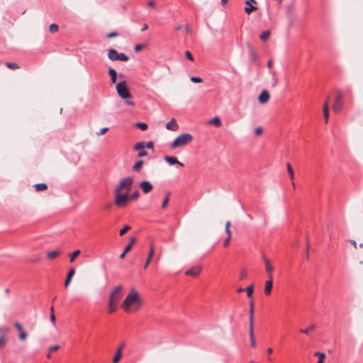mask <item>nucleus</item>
Returning <instances> with one entry per match:
<instances>
[{
    "instance_id": "f257e3e1",
    "label": "nucleus",
    "mask_w": 363,
    "mask_h": 363,
    "mask_svg": "<svg viewBox=\"0 0 363 363\" xmlns=\"http://www.w3.org/2000/svg\"><path fill=\"white\" fill-rule=\"evenodd\" d=\"M142 305L139 294L135 289L133 288L129 291L128 296L121 304V308L125 311L129 312L133 308V311H137Z\"/></svg>"
},
{
    "instance_id": "f03ea898",
    "label": "nucleus",
    "mask_w": 363,
    "mask_h": 363,
    "mask_svg": "<svg viewBox=\"0 0 363 363\" xmlns=\"http://www.w3.org/2000/svg\"><path fill=\"white\" fill-rule=\"evenodd\" d=\"M193 140V136L189 133H184L179 135L171 144L170 147L175 149L184 146Z\"/></svg>"
},
{
    "instance_id": "7ed1b4c3",
    "label": "nucleus",
    "mask_w": 363,
    "mask_h": 363,
    "mask_svg": "<svg viewBox=\"0 0 363 363\" xmlns=\"http://www.w3.org/2000/svg\"><path fill=\"white\" fill-rule=\"evenodd\" d=\"M116 89L118 96L123 99L132 98V94L128 89L125 81L118 82L116 86Z\"/></svg>"
},
{
    "instance_id": "20e7f679",
    "label": "nucleus",
    "mask_w": 363,
    "mask_h": 363,
    "mask_svg": "<svg viewBox=\"0 0 363 363\" xmlns=\"http://www.w3.org/2000/svg\"><path fill=\"white\" fill-rule=\"evenodd\" d=\"M115 205L119 208H124L128 205L129 197L128 194H121V192L115 191Z\"/></svg>"
},
{
    "instance_id": "39448f33",
    "label": "nucleus",
    "mask_w": 363,
    "mask_h": 363,
    "mask_svg": "<svg viewBox=\"0 0 363 363\" xmlns=\"http://www.w3.org/2000/svg\"><path fill=\"white\" fill-rule=\"evenodd\" d=\"M133 183V179L132 177H125L121 179L118 184L116 186L115 189V191L121 192L123 189H126L127 191H129L131 189Z\"/></svg>"
},
{
    "instance_id": "423d86ee",
    "label": "nucleus",
    "mask_w": 363,
    "mask_h": 363,
    "mask_svg": "<svg viewBox=\"0 0 363 363\" xmlns=\"http://www.w3.org/2000/svg\"><path fill=\"white\" fill-rule=\"evenodd\" d=\"M108 57L111 61L118 60L127 62L129 60V57L126 55L124 53H118L117 50L113 48L108 50Z\"/></svg>"
},
{
    "instance_id": "0eeeda50",
    "label": "nucleus",
    "mask_w": 363,
    "mask_h": 363,
    "mask_svg": "<svg viewBox=\"0 0 363 363\" xmlns=\"http://www.w3.org/2000/svg\"><path fill=\"white\" fill-rule=\"evenodd\" d=\"M123 287L121 285H118L113 288V289L111 291L110 296H109V302L118 303L121 298V291H122Z\"/></svg>"
},
{
    "instance_id": "6e6552de",
    "label": "nucleus",
    "mask_w": 363,
    "mask_h": 363,
    "mask_svg": "<svg viewBox=\"0 0 363 363\" xmlns=\"http://www.w3.org/2000/svg\"><path fill=\"white\" fill-rule=\"evenodd\" d=\"M343 107V98L341 93H337L335 96V102L333 105V110L335 113H339Z\"/></svg>"
},
{
    "instance_id": "1a4fd4ad",
    "label": "nucleus",
    "mask_w": 363,
    "mask_h": 363,
    "mask_svg": "<svg viewBox=\"0 0 363 363\" xmlns=\"http://www.w3.org/2000/svg\"><path fill=\"white\" fill-rule=\"evenodd\" d=\"M139 186L144 194H148L153 189L152 184L148 181L141 182L139 184Z\"/></svg>"
},
{
    "instance_id": "9d476101",
    "label": "nucleus",
    "mask_w": 363,
    "mask_h": 363,
    "mask_svg": "<svg viewBox=\"0 0 363 363\" xmlns=\"http://www.w3.org/2000/svg\"><path fill=\"white\" fill-rule=\"evenodd\" d=\"M201 272V267L199 266L194 267L186 271L185 274L193 277H198Z\"/></svg>"
},
{
    "instance_id": "9b49d317",
    "label": "nucleus",
    "mask_w": 363,
    "mask_h": 363,
    "mask_svg": "<svg viewBox=\"0 0 363 363\" xmlns=\"http://www.w3.org/2000/svg\"><path fill=\"white\" fill-rule=\"evenodd\" d=\"M263 260L264 262L265 270H266V272L267 273L268 278L271 279L272 277V272H273V270H274L273 265L272 264L270 261L267 258H266L265 257H263Z\"/></svg>"
},
{
    "instance_id": "f8f14e48",
    "label": "nucleus",
    "mask_w": 363,
    "mask_h": 363,
    "mask_svg": "<svg viewBox=\"0 0 363 363\" xmlns=\"http://www.w3.org/2000/svg\"><path fill=\"white\" fill-rule=\"evenodd\" d=\"M272 286H273V277H272L271 279L269 278V279L267 281H266V282H265L264 290L265 295L269 296L271 294Z\"/></svg>"
},
{
    "instance_id": "ddd939ff",
    "label": "nucleus",
    "mask_w": 363,
    "mask_h": 363,
    "mask_svg": "<svg viewBox=\"0 0 363 363\" xmlns=\"http://www.w3.org/2000/svg\"><path fill=\"white\" fill-rule=\"evenodd\" d=\"M154 253H155V249H154V246H153V244L151 243L150 244V250H149V252H148V255H147V258L145 261V263L144 264V269H147V267L149 266L151 260H152V258L154 255Z\"/></svg>"
},
{
    "instance_id": "4468645a",
    "label": "nucleus",
    "mask_w": 363,
    "mask_h": 363,
    "mask_svg": "<svg viewBox=\"0 0 363 363\" xmlns=\"http://www.w3.org/2000/svg\"><path fill=\"white\" fill-rule=\"evenodd\" d=\"M164 160L171 165L179 164L181 167H184V164L179 162L175 157L164 156Z\"/></svg>"
},
{
    "instance_id": "2eb2a0df",
    "label": "nucleus",
    "mask_w": 363,
    "mask_h": 363,
    "mask_svg": "<svg viewBox=\"0 0 363 363\" xmlns=\"http://www.w3.org/2000/svg\"><path fill=\"white\" fill-rule=\"evenodd\" d=\"M269 99V94L267 90H263L258 97L259 102L260 104H265Z\"/></svg>"
},
{
    "instance_id": "dca6fc26",
    "label": "nucleus",
    "mask_w": 363,
    "mask_h": 363,
    "mask_svg": "<svg viewBox=\"0 0 363 363\" xmlns=\"http://www.w3.org/2000/svg\"><path fill=\"white\" fill-rule=\"evenodd\" d=\"M166 128L172 130V131H176L178 130L179 126L178 124L174 118H172L170 121H169L166 124Z\"/></svg>"
},
{
    "instance_id": "f3484780",
    "label": "nucleus",
    "mask_w": 363,
    "mask_h": 363,
    "mask_svg": "<svg viewBox=\"0 0 363 363\" xmlns=\"http://www.w3.org/2000/svg\"><path fill=\"white\" fill-rule=\"evenodd\" d=\"M74 274H75V269L74 268H71L67 273V278L65 281V287L68 286V285L69 284V283L72 280V278L74 275Z\"/></svg>"
},
{
    "instance_id": "a211bd4d",
    "label": "nucleus",
    "mask_w": 363,
    "mask_h": 363,
    "mask_svg": "<svg viewBox=\"0 0 363 363\" xmlns=\"http://www.w3.org/2000/svg\"><path fill=\"white\" fill-rule=\"evenodd\" d=\"M323 116L327 123L328 122L329 118V101L327 100L323 106Z\"/></svg>"
},
{
    "instance_id": "6ab92c4d",
    "label": "nucleus",
    "mask_w": 363,
    "mask_h": 363,
    "mask_svg": "<svg viewBox=\"0 0 363 363\" xmlns=\"http://www.w3.org/2000/svg\"><path fill=\"white\" fill-rule=\"evenodd\" d=\"M250 317H249V325L250 326L253 325V320H254V303L252 301L250 303Z\"/></svg>"
},
{
    "instance_id": "aec40b11",
    "label": "nucleus",
    "mask_w": 363,
    "mask_h": 363,
    "mask_svg": "<svg viewBox=\"0 0 363 363\" xmlns=\"http://www.w3.org/2000/svg\"><path fill=\"white\" fill-rule=\"evenodd\" d=\"M108 74L110 75L111 77V81L113 84H116V81H117V72L116 71L112 68V67H109L108 68Z\"/></svg>"
},
{
    "instance_id": "412c9836",
    "label": "nucleus",
    "mask_w": 363,
    "mask_h": 363,
    "mask_svg": "<svg viewBox=\"0 0 363 363\" xmlns=\"http://www.w3.org/2000/svg\"><path fill=\"white\" fill-rule=\"evenodd\" d=\"M316 328L315 324H311L306 329H300L299 332L307 335H310V333L314 330Z\"/></svg>"
},
{
    "instance_id": "4be33fe9",
    "label": "nucleus",
    "mask_w": 363,
    "mask_h": 363,
    "mask_svg": "<svg viewBox=\"0 0 363 363\" xmlns=\"http://www.w3.org/2000/svg\"><path fill=\"white\" fill-rule=\"evenodd\" d=\"M61 253L60 250H53L47 253V257L49 259H54L58 257Z\"/></svg>"
},
{
    "instance_id": "5701e85b",
    "label": "nucleus",
    "mask_w": 363,
    "mask_h": 363,
    "mask_svg": "<svg viewBox=\"0 0 363 363\" xmlns=\"http://www.w3.org/2000/svg\"><path fill=\"white\" fill-rule=\"evenodd\" d=\"M249 57H250V60L252 62H255L257 60V52H255V50H253L252 48H250V50H249Z\"/></svg>"
},
{
    "instance_id": "b1692460",
    "label": "nucleus",
    "mask_w": 363,
    "mask_h": 363,
    "mask_svg": "<svg viewBox=\"0 0 363 363\" xmlns=\"http://www.w3.org/2000/svg\"><path fill=\"white\" fill-rule=\"evenodd\" d=\"M136 242L135 238L133 237L130 239L129 243L127 245V246L125 247V253H128L129 251L131 250L133 245Z\"/></svg>"
},
{
    "instance_id": "393cba45",
    "label": "nucleus",
    "mask_w": 363,
    "mask_h": 363,
    "mask_svg": "<svg viewBox=\"0 0 363 363\" xmlns=\"http://www.w3.org/2000/svg\"><path fill=\"white\" fill-rule=\"evenodd\" d=\"M314 356L318 357V361L317 363H323L326 357L325 354L320 352H315L314 353Z\"/></svg>"
},
{
    "instance_id": "a878e982",
    "label": "nucleus",
    "mask_w": 363,
    "mask_h": 363,
    "mask_svg": "<svg viewBox=\"0 0 363 363\" xmlns=\"http://www.w3.org/2000/svg\"><path fill=\"white\" fill-rule=\"evenodd\" d=\"M246 6L245 7V11L247 14H250L252 11L257 10L256 6H252L251 4L245 3Z\"/></svg>"
},
{
    "instance_id": "bb28decb",
    "label": "nucleus",
    "mask_w": 363,
    "mask_h": 363,
    "mask_svg": "<svg viewBox=\"0 0 363 363\" xmlns=\"http://www.w3.org/2000/svg\"><path fill=\"white\" fill-rule=\"evenodd\" d=\"M143 165V160L137 161L133 167V171L136 172H139L141 169Z\"/></svg>"
},
{
    "instance_id": "cd10ccee",
    "label": "nucleus",
    "mask_w": 363,
    "mask_h": 363,
    "mask_svg": "<svg viewBox=\"0 0 363 363\" xmlns=\"http://www.w3.org/2000/svg\"><path fill=\"white\" fill-rule=\"evenodd\" d=\"M169 199H170V193L169 192H167L163 199V201L162 203V206H161V208L162 209H164L166 208V207L167 206V204L169 201Z\"/></svg>"
},
{
    "instance_id": "c85d7f7f",
    "label": "nucleus",
    "mask_w": 363,
    "mask_h": 363,
    "mask_svg": "<svg viewBox=\"0 0 363 363\" xmlns=\"http://www.w3.org/2000/svg\"><path fill=\"white\" fill-rule=\"evenodd\" d=\"M250 345L252 347H256V342L254 338V333H253V325L250 326Z\"/></svg>"
},
{
    "instance_id": "c756f323",
    "label": "nucleus",
    "mask_w": 363,
    "mask_h": 363,
    "mask_svg": "<svg viewBox=\"0 0 363 363\" xmlns=\"http://www.w3.org/2000/svg\"><path fill=\"white\" fill-rule=\"evenodd\" d=\"M34 187L36 191H42L48 189L47 184L44 183L37 184L34 186Z\"/></svg>"
},
{
    "instance_id": "7c9ffc66",
    "label": "nucleus",
    "mask_w": 363,
    "mask_h": 363,
    "mask_svg": "<svg viewBox=\"0 0 363 363\" xmlns=\"http://www.w3.org/2000/svg\"><path fill=\"white\" fill-rule=\"evenodd\" d=\"M286 167H287V171H288L289 177H290L291 180L293 181L294 179V172L293 170V168H292L291 164L288 162L286 164Z\"/></svg>"
},
{
    "instance_id": "2f4dec72",
    "label": "nucleus",
    "mask_w": 363,
    "mask_h": 363,
    "mask_svg": "<svg viewBox=\"0 0 363 363\" xmlns=\"http://www.w3.org/2000/svg\"><path fill=\"white\" fill-rule=\"evenodd\" d=\"M270 34L269 30H265L260 34L259 38L263 41H266L269 38Z\"/></svg>"
},
{
    "instance_id": "473e14b6",
    "label": "nucleus",
    "mask_w": 363,
    "mask_h": 363,
    "mask_svg": "<svg viewBox=\"0 0 363 363\" xmlns=\"http://www.w3.org/2000/svg\"><path fill=\"white\" fill-rule=\"evenodd\" d=\"M80 253L81 251L79 250L74 251L72 254L69 255V262H73L76 257L80 255Z\"/></svg>"
},
{
    "instance_id": "72a5a7b5",
    "label": "nucleus",
    "mask_w": 363,
    "mask_h": 363,
    "mask_svg": "<svg viewBox=\"0 0 363 363\" xmlns=\"http://www.w3.org/2000/svg\"><path fill=\"white\" fill-rule=\"evenodd\" d=\"M122 357V352L120 351V350H117L113 358V362L117 363Z\"/></svg>"
},
{
    "instance_id": "f704fd0d",
    "label": "nucleus",
    "mask_w": 363,
    "mask_h": 363,
    "mask_svg": "<svg viewBox=\"0 0 363 363\" xmlns=\"http://www.w3.org/2000/svg\"><path fill=\"white\" fill-rule=\"evenodd\" d=\"M117 305H118L117 303L108 301V313H113L116 310Z\"/></svg>"
},
{
    "instance_id": "c9c22d12",
    "label": "nucleus",
    "mask_w": 363,
    "mask_h": 363,
    "mask_svg": "<svg viewBox=\"0 0 363 363\" xmlns=\"http://www.w3.org/2000/svg\"><path fill=\"white\" fill-rule=\"evenodd\" d=\"M245 291H246L247 293V297H251L252 294H253V291H254V286L253 284L250 285V286H247L245 289Z\"/></svg>"
},
{
    "instance_id": "e433bc0d",
    "label": "nucleus",
    "mask_w": 363,
    "mask_h": 363,
    "mask_svg": "<svg viewBox=\"0 0 363 363\" xmlns=\"http://www.w3.org/2000/svg\"><path fill=\"white\" fill-rule=\"evenodd\" d=\"M135 127L140 128L142 130H146L148 128L147 124L145 123L138 122L135 123Z\"/></svg>"
},
{
    "instance_id": "4c0bfd02",
    "label": "nucleus",
    "mask_w": 363,
    "mask_h": 363,
    "mask_svg": "<svg viewBox=\"0 0 363 363\" xmlns=\"http://www.w3.org/2000/svg\"><path fill=\"white\" fill-rule=\"evenodd\" d=\"M59 30V27L56 23H52L50 25L49 30L52 33H57Z\"/></svg>"
},
{
    "instance_id": "58836bf2",
    "label": "nucleus",
    "mask_w": 363,
    "mask_h": 363,
    "mask_svg": "<svg viewBox=\"0 0 363 363\" xmlns=\"http://www.w3.org/2000/svg\"><path fill=\"white\" fill-rule=\"evenodd\" d=\"M211 124H213L216 127H220L221 125L220 120L218 117H215L210 121Z\"/></svg>"
},
{
    "instance_id": "ea45409f",
    "label": "nucleus",
    "mask_w": 363,
    "mask_h": 363,
    "mask_svg": "<svg viewBox=\"0 0 363 363\" xmlns=\"http://www.w3.org/2000/svg\"><path fill=\"white\" fill-rule=\"evenodd\" d=\"M144 147H145V143L143 142H140V143H136L134 145L133 149L136 151L137 150L141 151L144 149Z\"/></svg>"
},
{
    "instance_id": "a19ab883",
    "label": "nucleus",
    "mask_w": 363,
    "mask_h": 363,
    "mask_svg": "<svg viewBox=\"0 0 363 363\" xmlns=\"http://www.w3.org/2000/svg\"><path fill=\"white\" fill-rule=\"evenodd\" d=\"M230 221H227L225 223V233L227 234V236H229L230 238L232 237V234H231V231L230 230Z\"/></svg>"
},
{
    "instance_id": "79ce46f5",
    "label": "nucleus",
    "mask_w": 363,
    "mask_h": 363,
    "mask_svg": "<svg viewBox=\"0 0 363 363\" xmlns=\"http://www.w3.org/2000/svg\"><path fill=\"white\" fill-rule=\"evenodd\" d=\"M6 65L8 68L11 69H17L19 68V66L18 65V64H16L15 62H6Z\"/></svg>"
},
{
    "instance_id": "37998d69",
    "label": "nucleus",
    "mask_w": 363,
    "mask_h": 363,
    "mask_svg": "<svg viewBox=\"0 0 363 363\" xmlns=\"http://www.w3.org/2000/svg\"><path fill=\"white\" fill-rule=\"evenodd\" d=\"M140 196L139 191H135L131 195L128 196L129 200H136Z\"/></svg>"
},
{
    "instance_id": "c03bdc74",
    "label": "nucleus",
    "mask_w": 363,
    "mask_h": 363,
    "mask_svg": "<svg viewBox=\"0 0 363 363\" xmlns=\"http://www.w3.org/2000/svg\"><path fill=\"white\" fill-rule=\"evenodd\" d=\"M130 225H125L123 228H122L121 230H120V235L122 236L125 233H127L130 229Z\"/></svg>"
},
{
    "instance_id": "a18cd8bd",
    "label": "nucleus",
    "mask_w": 363,
    "mask_h": 363,
    "mask_svg": "<svg viewBox=\"0 0 363 363\" xmlns=\"http://www.w3.org/2000/svg\"><path fill=\"white\" fill-rule=\"evenodd\" d=\"M240 279L242 280V279H244L247 277V272L245 269H242L241 272H240Z\"/></svg>"
},
{
    "instance_id": "49530a36",
    "label": "nucleus",
    "mask_w": 363,
    "mask_h": 363,
    "mask_svg": "<svg viewBox=\"0 0 363 363\" xmlns=\"http://www.w3.org/2000/svg\"><path fill=\"white\" fill-rule=\"evenodd\" d=\"M272 81H273L272 86L274 87L278 84V79L276 77V73L274 72H272Z\"/></svg>"
},
{
    "instance_id": "de8ad7c7",
    "label": "nucleus",
    "mask_w": 363,
    "mask_h": 363,
    "mask_svg": "<svg viewBox=\"0 0 363 363\" xmlns=\"http://www.w3.org/2000/svg\"><path fill=\"white\" fill-rule=\"evenodd\" d=\"M190 79L192 82H194V83H200L202 82L201 78H200L199 77H191Z\"/></svg>"
},
{
    "instance_id": "09e8293b",
    "label": "nucleus",
    "mask_w": 363,
    "mask_h": 363,
    "mask_svg": "<svg viewBox=\"0 0 363 363\" xmlns=\"http://www.w3.org/2000/svg\"><path fill=\"white\" fill-rule=\"evenodd\" d=\"M26 337H27V334H26V333L24 332V330L19 333V338L21 340H25L26 339Z\"/></svg>"
},
{
    "instance_id": "8fccbe9b",
    "label": "nucleus",
    "mask_w": 363,
    "mask_h": 363,
    "mask_svg": "<svg viewBox=\"0 0 363 363\" xmlns=\"http://www.w3.org/2000/svg\"><path fill=\"white\" fill-rule=\"evenodd\" d=\"M185 56H186V57L187 59H189V60H191V61H193V60H194L193 55H191V53L189 51L186 50V51L185 52Z\"/></svg>"
},
{
    "instance_id": "3c124183",
    "label": "nucleus",
    "mask_w": 363,
    "mask_h": 363,
    "mask_svg": "<svg viewBox=\"0 0 363 363\" xmlns=\"http://www.w3.org/2000/svg\"><path fill=\"white\" fill-rule=\"evenodd\" d=\"M108 130V128H101L100 130V131L99 133H97V135L98 136L102 135L105 134Z\"/></svg>"
},
{
    "instance_id": "603ef678",
    "label": "nucleus",
    "mask_w": 363,
    "mask_h": 363,
    "mask_svg": "<svg viewBox=\"0 0 363 363\" xmlns=\"http://www.w3.org/2000/svg\"><path fill=\"white\" fill-rule=\"evenodd\" d=\"M6 340L4 337H0V348L4 347L6 345Z\"/></svg>"
},
{
    "instance_id": "864d4df0",
    "label": "nucleus",
    "mask_w": 363,
    "mask_h": 363,
    "mask_svg": "<svg viewBox=\"0 0 363 363\" xmlns=\"http://www.w3.org/2000/svg\"><path fill=\"white\" fill-rule=\"evenodd\" d=\"M6 340L4 337H0V348L4 347L6 345Z\"/></svg>"
},
{
    "instance_id": "5fc2aeb1",
    "label": "nucleus",
    "mask_w": 363,
    "mask_h": 363,
    "mask_svg": "<svg viewBox=\"0 0 363 363\" xmlns=\"http://www.w3.org/2000/svg\"><path fill=\"white\" fill-rule=\"evenodd\" d=\"M14 327L18 330L19 333L23 330L22 325L18 322L14 323Z\"/></svg>"
},
{
    "instance_id": "6e6d98bb",
    "label": "nucleus",
    "mask_w": 363,
    "mask_h": 363,
    "mask_svg": "<svg viewBox=\"0 0 363 363\" xmlns=\"http://www.w3.org/2000/svg\"><path fill=\"white\" fill-rule=\"evenodd\" d=\"M145 147H146L148 149H153L154 148V143L152 141H149L147 143L145 144Z\"/></svg>"
},
{
    "instance_id": "4d7b16f0",
    "label": "nucleus",
    "mask_w": 363,
    "mask_h": 363,
    "mask_svg": "<svg viewBox=\"0 0 363 363\" xmlns=\"http://www.w3.org/2000/svg\"><path fill=\"white\" fill-rule=\"evenodd\" d=\"M230 240H231V238H230L229 236H227V238L225 239V240L223 242V247H227L228 246Z\"/></svg>"
},
{
    "instance_id": "13d9d810",
    "label": "nucleus",
    "mask_w": 363,
    "mask_h": 363,
    "mask_svg": "<svg viewBox=\"0 0 363 363\" xmlns=\"http://www.w3.org/2000/svg\"><path fill=\"white\" fill-rule=\"evenodd\" d=\"M267 352L268 355L272 354L273 353V349L272 347H268L267 349ZM267 359L269 361H272V358L269 356L267 357Z\"/></svg>"
},
{
    "instance_id": "bf43d9fd",
    "label": "nucleus",
    "mask_w": 363,
    "mask_h": 363,
    "mask_svg": "<svg viewBox=\"0 0 363 363\" xmlns=\"http://www.w3.org/2000/svg\"><path fill=\"white\" fill-rule=\"evenodd\" d=\"M147 155V152L145 150H141L138 152V157H143Z\"/></svg>"
},
{
    "instance_id": "052dcab7",
    "label": "nucleus",
    "mask_w": 363,
    "mask_h": 363,
    "mask_svg": "<svg viewBox=\"0 0 363 363\" xmlns=\"http://www.w3.org/2000/svg\"><path fill=\"white\" fill-rule=\"evenodd\" d=\"M262 133V129L261 127H257L255 129V133L256 135H259Z\"/></svg>"
},
{
    "instance_id": "680f3d73",
    "label": "nucleus",
    "mask_w": 363,
    "mask_h": 363,
    "mask_svg": "<svg viewBox=\"0 0 363 363\" xmlns=\"http://www.w3.org/2000/svg\"><path fill=\"white\" fill-rule=\"evenodd\" d=\"M59 348H60L59 345H53V346L50 347L49 350H50V352H52L57 350Z\"/></svg>"
},
{
    "instance_id": "e2e57ef3",
    "label": "nucleus",
    "mask_w": 363,
    "mask_h": 363,
    "mask_svg": "<svg viewBox=\"0 0 363 363\" xmlns=\"http://www.w3.org/2000/svg\"><path fill=\"white\" fill-rule=\"evenodd\" d=\"M118 35V33L116 32H111V33H109L108 35H107V38H113V37H116Z\"/></svg>"
},
{
    "instance_id": "0e129e2a",
    "label": "nucleus",
    "mask_w": 363,
    "mask_h": 363,
    "mask_svg": "<svg viewBox=\"0 0 363 363\" xmlns=\"http://www.w3.org/2000/svg\"><path fill=\"white\" fill-rule=\"evenodd\" d=\"M50 320H51V322L52 323L53 325L55 324V314L53 313H51V314H50Z\"/></svg>"
},
{
    "instance_id": "69168bd1",
    "label": "nucleus",
    "mask_w": 363,
    "mask_h": 363,
    "mask_svg": "<svg viewBox=\"0 0 363 363\" xmlns=\"http://www.w3.org/2000/svg\"><path fill=\"white\" fill-rule=\"evenodd\" d=\"M143 48V45H136L135 47V50L136 52H139L140 50H142Z\"/></svg>"
},
{
    "instance_id": "338daca9",
    "label": "nucleus",
    "mask_w": 363,
    "mask_h": 363,
    "mask_svg": "<svg viewBox=\"0 0 363 363\" xmlns=\"http://www.w3.org/2000/svg\"><path fill=\"white\" fill-rule=\"evenodd\" d=\"M125 103L127 105H130V106H134V105H135V103H134L133 101L126 100V101H125Z\"/></svg>"
},
{
    "instance_id": "774afa93",
    "label": "nucleus",
    "mask_w": 363,
    "mask_h": 363,
    "mask_svg": "<svg viewBox=\"0 0 363 363\" xmlns=\"http://www.w3.org/2000/svg\"><path fill=\"white\" fill-rule=\"evenodd\" d=\"M350 243L354 246L355 249L357 248V242L355 240H350Z\"/></svg>"
}]
</instances>
